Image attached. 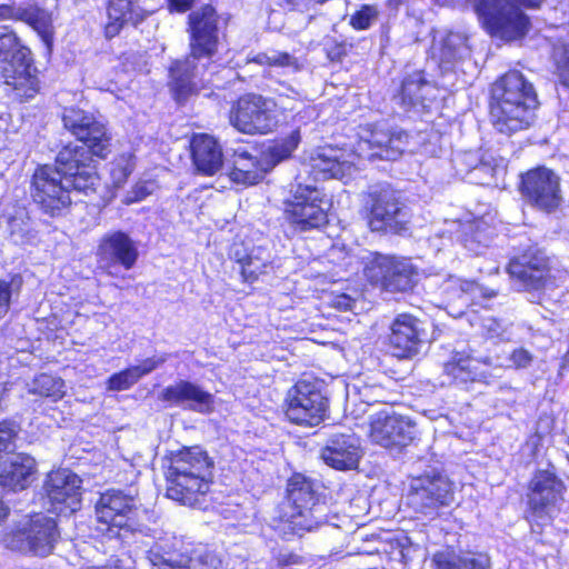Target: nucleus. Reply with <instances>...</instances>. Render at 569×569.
<instances>
[{
	"mask_svg": "<svg viewBox=\"0 0 569 569\" xmlns=\"http://www.w3.org/2000/svg\"><path fill=\"white\" fill-rule=\"evenodd\" d=\"M538 107L533 86L517 70L495 82L491 89L490 116L493 128L506 136L529 129Z\"/></svg>",
	"mask_w": 569,
	"mask_h": 569,
	"instance_id": "f257e3e1",
	"label": "nucleus"
},
{
	"mask_svg": "<svg viewBox=\"0 0 569 569\" xmlns=\"http://www.w3.org/2000/svg\"><path fill=\"white\" fill-rule=\"evenodd\" d=\"M213 461L199 446L172 451L166 472L167 497L181 505L193 507L209 492Z\"/></svg>",
	"mask_w": 569,
	"mask_h": 569,
	"instance_id": "f03ea898",
	"label": "nucleus"
},
{
	"mask_svg": "<svg viewBox=\"0 0 569 569\" xmlns=\"http://www.w3.org/2000/svg\"><path fill=\"white\" fill-rule=\"evenodd\" d=\"M63 126L82 144H68L56 157L53 169L61 171L62 177L92 162V156L106 158L110 152V136L106 126L92 114L77 108L66 109L62 116Z\"/></svg>",
	"mask_w": 569,
	"mask_h": 569,
	"instance_id": "7ed1b4c3",
	"label": "nucleus"
},
{
	"mask_svg": "<svg viewBox=\"0 0 569 569\" xmlns=\"http://www.w3.org/2000/svg\"><path fill=\"white\" fill-rule=\"evenodd\" d=\"M327 506L319 502L312 482L305 476L293 475L287 485V500L280 509L279 531L288 535L303 536L329 523Z\"/></svg>",
	"mask_w": 569,
	"mask_h": 569,
	"instance_id": "20e7f679",
	"label": "nucleus"
},
{
	"mask_svg": "<svg viewBox=\"0 0 569 569\" xmlns=\"http://www.w3.org/2000/svg\"><path fill=\"white\" fill-rule=\"evenodd\" d=\"M0 78L21 102L33 99L40 92L38 69L31 51L8 24H0Z\"/></svg>",
	"mask_w": 569,
	"mask_h": 569,
	"instance_id": "39448f33",
	"label": "nucleus"
},
{
	"mask_svg": "<svg viewBox=\"0 0 569 569\" xmlns=\"http://www.w3.org/2000/svg\"><path fill=\"white\" fill-rule=\"evenodd\" d=\"M154 541L148 551L153 569H219L221 561L207 550H192L191 543L158 530H139Z\"/></svg>",
	"mask_w": 569,
	"mask_h": 569,
	"instance_id": "423d86ee",
	"label": "nucleus"
},
{
	"mask_svg": "<svg viewBox=\"0 0 569 569\" xmlns=\"http://www.w3.org/2000/svg\"><path fill=\"white\" fill-rule=\"evenodd\" d=\"M543 0H476L473 9L486 29L495 37L510 41L522 38L529 20L520 6L537 8Z\"/></svg>",
	"mask_w": 569,
	"mask_h": 569,
	"instance_id": "0eeeda50",
	"label": "nucleus"
},
{
	"mask_svg": "<svg viewBox=\"0 0 569 569\" xmlns=\"http://www.w3.org/2000/svg\"><path fill=\"white\" fill-rule=\"evenodd\" d=\"M276 102L257 93L241 96L230 109V123L246 134H264L277 124Z\"/></svg>",
	"mask_w": 569,
	"mask_h": 569,
	"instance_id": "6e6552de",
	"label": "nucleus"
},
{
	"mask_svg": "<svg viewBox=\"0 0 569 569\" xmlns=\"http://www.w3.org/2000/svg\"><path fill=\"white\" fill-rule=\"evenodd\" d=\"M60 538L54 519L37 515L4 539L11 550L38 557L49 556Z\"/></svg>",
	"mask_w": 569,
	"mask_h": 569,
	"instance_id": "1a4fd4ad",
	"label": "nucleus"
},
{
	"mask_svg": "<svg viewBox=\"0 0 569 569\" xmlns=\"http://www.w3.org/2000/svg\"><path fill=\"white\" fill-rule=\"evenodd\" d=\"M286 402V416L296 425L313 427L326 418L328 400L317 382L299 380L287 392Z\"/></svg>",
	"mask_w": 569,
	"mask_h": 569,
	"instance_id": "9d476101",
	"label": "nucleus"
},
{
	"mask_svg": "<svg viewBox=\"0 0 569 569\" xmlns=\"http://www.w3.org/2000/svg\"><path fill=\"white\" fill-rule=\"evenodd\" d=\"M69 180L70 177H62L52 166L38 168L31 182L33 201L51 217L62 214L71 204Z\"/></svg>",
	"mask_w": 569,
	"mask_h": 569,
	"instance_id": "9b49d317",
	"label": "nucleus"
},
{
	"mask_svg": "<svg viewBox=\"0 0 569 569\" xmlns=\"http://www.w3.org/2000/svg\"><path fill=\"white\" fill-rule=\"evenodd\" d=\"M369 199L368 224L372 231L399 233L407 229L409 209L396 190L380 187L369 193Z\"/></svg>",
	"mask_w": 569,
	"mask_h": 569,
	"instance_id": "f8f14e48",
	"label": "nucleus"
},
{
	"mask_svg": "<svg viewBox=\"0 0 569 569\" xmlns=\"http://www.w3.org/2000/svg\"><path fill=\"white\" fill-rule=\"evenodd\" d=\"M218 66L202 57L190 56L176 60L169 68L168 86L178 102L186 101L191 94L212 82L211 76Z\"/></svg>",
	"mask_w": 569,
	"mask_h": 569,
	"instance_id": "ddd939ff",
	"label": "nucleus"
},
{
	"mask_svg": "<svg viewBox=\"0 0 569 569\" xmlns=\"http://www.w3.org/2000/svg\"><path fill=\"white\" fill-rule=\"evenodd\" d=\"M519 190L528 206L543 212H553L562 202L560 178L547 167H538L521 174Z\"/></svg>",
	"mask_w": 569,
	"mask_h": 569,
	"instance_id": "4468645a",
	"label": "nucleus"
},
{
	"mask_svg": "<svg viewBox=\"0 0 569 569\" xmlns=\"http://www.w3.org/2000/svg\"><path fill=\"white\" fill-rule=\"evenodd\" d=\"M453 495V486L448 477L433 472L411 480L407 501L415 511L428 515L442 506H449Z\"/></svg>",
	"mask_w": 569,
	"mask_h": 569,
	"instance_id": "2eb2a0df",
	"label": "nucleus"
},
{
	"mask_svg": "<svg viewBox=\"0 0 569 569\" xmlns=\"http://www.w3.org/2000/svg\"><path fill=\"white\" fill-rule=\"evenodd\" d=\"M365 268L367 278L385 290L405 292L413 286V267L407 259L371 252Z\"/></svg>",
	"mask_w": 569,
	"mask_h": 569,
	"instance_id": "dca6fc26",
	"label": "nucleus"
},
{
	"mask_svg": "<svg viewBox=\"0 0 569 569\" xmlns=\"http://www.w3.org/2000/svg\"><path fill=\"white\" fill-rule=\"evenodd\" d=\"M323 203V193L319 189L299 184L287 203L286 213L299 231L319 229L328 223Z\"/></svg>",
	"mask_w": 569,
	"mask_h": 569,
	"instance_id": "f3484780",
	"label": "nucleus"
},
{
	"mask_svg": "<svg viewBox=\"0 0 569 569\" xmlns=\"http://www.w3.org/2000/svg\"><path fill=\"white\" fill-rule=\"evenodd\" d=\"M369 437L383 448H402L416 437V425L393 411L382 410L371 417Z\"/></svg>",
	"mask_w": 569,
	"mask_h": 569,
	"instance_id": "a211bd4d",
	"label": "nucleus"
},
{
	"mask_svg": "<svg viewBox=\"0 0 569 569\" xmlns=\"http://www.w3.org/2000/svg\"><path fill=\"white\" fill-rule=\"evenodd\" d=\"M409 143V133L398 127L376 126L369 138L358 143L360 158L393 161L398 159Z\"/></svg>",
	"mask_w": 569,
	"mask_h": 569,
	"instance_id": "6ab92c4d",
	"label": "nucleus"
},
{
	"mask_svg": "<svg viewBox=\"0 0 569 569\" xmlns=\"http://www.w3.org/2000/svg\"><path fill=\"white\" fill-rule=\"evenodd\" d=\"M190 52L210 61L216 54L219 43V17L211 4H206L189 17Z\"/></svg>",
	"mask_w": 569,
	"mask_h": 569,
	"instance_id": "aec40b11",
	"label": "nucleus"
},
{
	"mask_svg": "<svg viewBox=\"0 0 569 569\" xmlns=\"http://www.w3.org/2000/svg\"><path fill=\"white\" fill-rule=\"evenodd\" d=\"M548 258L537 248L530 247L508 266L510 277L519 290H541L550 282Z\"/></svg>",
	"mask_w": 569,
	"mask_h": 569,
	"instance_id": "412c9836",
	"label": "nucleus"
},
{
	"mask_svg": "<svg viewBox=\"0 0 569 569\" xmlns=\"http://www.w3.org/2000/svg\"><path fill=\"white\" fill-rule=\"evenodd\" d=\"M43 490L56 512L73 513L80 507L81 479L69 469L51 471Z\"/></svg>",
	"mask_w": 569,
	"mask_h": 569,
	"instance_id": "4be33fe9",
	"label": "nucleus"
},
{
	"mask_svg": "<svg viewBox=\"0 0 569 569\" xmlns=\"http://www.w3.org/2000/svg\"><path fill=\"white\" fill-rule=\"evenodd\" d=\"M133 511V497L121 490L109 489L102 492L96 503L98 521L108 525V530L116 536L119 530H134L131 525Z\"/></svg>",
	"mask_w": 569,
	"mask_h": 569,
	"instance_id": "5701e85b",
	"label": "nucleus"
},
{
	"mask_svg": "<svg viewBox=\"0 0 569 569\" xmlns=\"http://www.w3.org/2000/svg\"><path fill=\"white\" fill-rule=\"evenodd\" d=\"M563 483L549 470H539L529 485L528 503L531 517L537 520L549 518L561 500Z\"/></svg>",
	"mask_w": 569,
	"mask_h": 569,
	"instance_id": "b1692460",
	"label": "nucleus"
},
{
	"mask_svg": "<svg viewBox=\"0 0 569 569\" xmlns=\"http://www.w3.org/2000/svg\"><path fill=\"white\" fill-rule=\"evenodd\" d=\"M422 322L411 315H399L392 322L389 336L390 348L398 358L417 356L426 341Z\"/></svg>",
	"mask_w": 569,
	"mask_h": 569,
	"instance_id": "393cba45",
	"label": "nucleus"
},
{
	"mask_svg": "<svg viewBox=\"0 0 569 569\" xmlns=\"http://www.w3.org/2000/svg\"><path fill=\"white\" fill-rule=\"evenodd\" d=\"M438 92V88L426 79L423 71H415L403 78L393 100L403 111H429Z\"/></svg>",
	"mask_w": 569,
	"mask_h": 569,
	"instance_id": "a878e982",
	"label": "nucleus"
},
{
	"mask_svg": "<svg viewBox=\"0 0 569 569\" xmlns=\"http://www.w3.org/2000/svg\"><path fill=\"white\" fill-rule=\"evenodd\" d=\"M323 462L337 470H353L362 457L361 442L355 433H335L320 451Z\"/></svg>",
	"mask_w": 569,
	"mask_h": 569,
	"instance_id": "bb28decb",
	"label": "nucleus"
},
{
	"mask_svg": "<svg viewBox=\"0 0 569 569\" xmlns=\"http://www.w3.org/2000/svg\"><path fill=\"white\" fill-rule=\"evenodd\" d=\"M99 261L108 267L121 266L130 270L137 262L139 251L137 243L123 231H110L106 233L98 246Z\"/></svg>",
	"mask_w": 569,
	"mask_h": 569,
	"instance_id": "cd10ccee",
	"label": "nucleus"
},
{
	"mask_svg": "<svg viewBox=\"0 0 569 569\" xmlns=\"http://www.w3.org/2000/svg\"><path fill=\"white\" fill-rule=\"evenodd\" d=\"M160 399L199 413H209L213 410V396L187 380H180L166 387L160 395Z\"/></svg>",
	"mask_w": 569,
	"mask_h": 569,
	"instance_id": "c85d7f7f",
	"label": "nucleus"
},
{
	"mask_svg": "<svg viewBox=\"0 0 569 569\" xmlns=\"http://www.w3.org/2000/svg\"><path fill=\"white\" fill-rule=\"evenodd\" d=\"M191 154L198 171L207 176L214 174L223 163L222 151L217 140L206 133L193 136Z\"/></svg>",
	"mask_w": 569,
	"mask_h": 569,
	"instance_id": "c756f323",
	"label": "nucleus"
},
{
	"mask_svg": "<svg viewBox=\"0 0 569 569\" xmlns=\"http://www.w3.org/2000/svg\"><path fill=\"white\" fill-rule=\"evenodd\" d=\"M36 471V461L28 455H18L0 472V486L9 491L28 488Z\"/></svg>",
	"mask_w": 569,
	"mask_h": 569,
	"instance_id": "7c9ffc66",
	"label": "nucleus"
},
{
	"mask_svg": "<svg viewBox=\"0 0 569 569\" xmlns=\"http://www.w3.org/2000/svg\"><path fill=\"white\" fill-rule=\"evenodd\" d=\"M432 58L437 59L443 70H449L455 62L469 56L467 37L460 32H448L435 38L431 47Z\"/></svg>",
	"mask_w": 569,
	"mask_h": 569,
	"instance_id": "2f4dec72",
	"label": "nucleus"
},
{
	"mask_svg": "<svg viewBox=\"0 0 569 569\" xmlns=\"http://www.w3.org/2000/svg\"><path fill=\"white\" fill-rule=\"evenodd\" d=\"M270 170L264 158H258L248 150L239 148L233 152V168L230 178L237 183L254 184Z\"/></svg>",
	"mask_w": 569,
	"mask_h": 569,
	"instance_id": "473e14b6",
	"label": "nucleus"
},
{
	"mask_svg": "<svg viewBox=\"0 0 569 569\" xmlns=\"http://www.w3.org/2000/svg\"><path fill=\"white\" fill-rule=\"evenodd\" d=\"M107 13L104 32L109 39L118 36L126 24L137 26L146 18L144 11L133 6L132 0H108Z\"/></svg>",
	"mask_w": 569,
	"mask_h": 569,
	"instance_id": "72a5a7b5",
	"label": "nucleus"
},
{
	"mask_svg": "<svg viewBox=\"0 0 569 569\" xmlns=\"http://www.w3.org/2000/svg\"><path fill=\"white\" fill-rule=\"evenodd\" d=\"M437 569H489V558L480 553L456 555L445 551L433 557Z\"/></svg>",
	"mask_w": 569,
	"mask_h": 569,
	"instance_id": "f704fd0d",
	"label": "nucleus"
},
{
	"mask_svg": "<svg viewBox=\"0 0 569 569\" xmlns=\"http://www.w3.org/2000/svg\"><path fill=\"white\" fill-rule=\"evenodd\" d=\"M478 360L471 358L463 351H456L451 359L445 365V372L457 383H466L481 379L478 372Z\"/></svg>",
	"mask_w": 569,
	"mask_h": 569,
	"instance_id": "c9c22d12",
	"label": "nucleus"
},
{
	"mask_svg": "<svg viewBox=\"0 0 569 569\" xmlns=\"http://www.w3.org/2000/svg\"><path fill=\"white\" fill-rule=\"evenodd\" d=\"M32 27L39 34L48 50H51L53 42V27L51 16L39 8H23L21 20Z\"/></svg>",
	"mask_w": 569,
	"mask_h": 569,
	"instance_id": "e433bc0d",
	"label": "nucleus"
},
{
	"mask_svg": "<svg viewBox=\"0 0 569 569\" xmlns=\"http://www.w3.org/2000/svg\"><path fill=\"white\" fill-rule=\"evenodd\" d=\"M29 393L38 395L58 401L66 395V383L63 379L48 373L37 376L29 385Z\"/></svg>",
	"mask_w": 569,
	"mask_h": 569,
	"instance_id": "4c0bfd02",
	"label": "nucleus"
},
{
	"mask_svg": "<svg viewBox=\"0 0 569 569\" xmlns=\"http://www.w3.org/2000/svg\"><path fill=\"white\" fill-rule=\"evenodd\" d=\"M247 63H257L259 66L276 67V68H289L292 71L300 70V63L298 59L288 52L278 50H270L267 52H260L249 58Z\"/></svg>",
	"mask_w": 569,
	"mask_h": 569,
	"instance_id": "58836bf2",
	"label": "nucleus"
},
{
	"mask_svg": "<svg viewBox=\"0 0 569 569\" xmlns=\"http://www.w3.org/2000/svg\"><path fill=\"white\" fill-rule=\"evenodd\" d=\"M300 142V132L295 130L290 136L269 147L263 156L266 163L270 164V170L280 161L289 158Z\"/></svg>",
	"mask_w": 569,
	"mask_h": 569,
	"instance_id": "ea45409f",
	"label": "nucleus"
},
{
	"mask_svg": "<svg viewBox=\"0 0 569 569\" xmlns=\"http://www.w3.org/2000/svg\"><path fill=\"white\" fill-rule=\"evenodd\" d=\"M332 150H323L315 160V168L325 173H329L331 178L341 179L350 171L351 166L346 161H340L336 156L330 154Z\"/></svg>",
	"mask_w": 569,
	"mask_h": 569,
	"instance_id": "a19ab883",
	"label": "nucleus"
},
{
	"mask_svg": "<svg viewBox=\"0 0 569 569\" xmlns=\"http://www.w3.org/2000/svg\"><path fill=\"white\" fill-rule=\"evenodd\" d=\"M8 228L10 237L16 243H28L36 238V231L27 214L14 216L9 219Z\"/></svg>",
	"mask_w": 569,
	"mask_h": 569,
	"instance_id": "79ce46f5",
	"label": "nucleus"
},
{
	"mask_svg": "<svg viewBox=\"0 0 569 569\" xmlns=\"http://www.w3.org/2000/svg\"><path fill=\"white\" fill-rule=\"evenodd\" d=\"M97 181L98 174L96 167L91 162L70 174V191L76 190L87 192L88 190L93 189Z\"/></svg>",
	"mask_w": 569,
	"mask_h": 569,
	"instance_id": "37998d69",
	"label": "nucleus"
},
{
	"mask_svg": "<svg viewBox=\"0 0 569 569\" xmlns=\"http://www.w3.org/2000/svg\"><path fill=\"white\" fill-rule=\"evenodd\" d=\"M488 236L480 230V223H470L463 232V247L475 254H480L488 246Z\"/></svg>",
	"mask_w": 569,
	"mask_h": 569,
	"instance_id": "c03bdc74",
	"label": "nucleus"
},
{
	"mask_svg": "<svg viewBox=\"0 0 569 569\" xmlns=\"http://www.w3.org/2000/svg\"><path fill=\"white\" fill-rule=\"evenodd\" d=\"M22 282L20 274H13L9 280H0V318L8 313L11 299L20 292Z\"/></svg>",
	"mask_w": 569,
	"mask_h": 569,
	"instance_id": "a18cd8bd",
	"label": "nucleus"
},
{
	"mask_svg": "<svg viewBox=\"0 0 569 569\" xmlns=\"http://www.w3.org/2000/svg\"><path fill=\"white\" fill-rule=\"evenodd\" d=\"M553 60L560 82L569 88V43L553 48Z\"/></svg>",
	"mask_w": 569,
	"mask_h": 569,
	"instance_id": "49530a36",
	"label": "nucleus"
},
{
	"mask_svg": "<svg viewBox=\"0 0 569 569\" xmlns=\"http://www.w3.org/2000/svg\"><path fill=\"white\" fill-rule=\"evenodd\" d=\"M138 381L139 379L133 372V369L129 367L120 372L110 376L107 381V387L108 390L110 391H123L131 388Z\"/></svg>",
	"mask_w": 569,
	"mask_h": 569,
	"instance_id": "de8ad7c7",
	"label": "nucleus"
},
{
	"mask_svg": "<svg viewBox=\"0 0 569 569\" xmlns=\"http://www.w3.org/2000/svg\"><path fill=\"white\" fill-rule=\"evenodd\" d=\"M378 17L375 6L362 4L361 8L350 17V26L356 30H367Z\"/></svg>",
	"mask_w": 569,
	"mask_h": 569,
	"instance_id": "09e8293b",
	"label": "nucleus"
},
{
	"mask_svg": "<svg viewBox=\"0 0 569 569\" xmlns=\"http://www.w3.org/2000/svg\"><path fill=\"white\" fill-rule=\"evenodd\" d=\"M267 263L262 262L259 258L249 256L242 263L241 273L247 281H253L259 274L266 272Z\"/></svg>",
	"mask_w": 569,
	"mask_h": 569,
	"instance_id": "8fccbe9b",
	"label": "nucleus"
},
{
	"mask_svg": "<svg viewBox=\"0 0 569 569\" xmlns=\"http://www.w3.org/2000/svg\"><path fill=\"white\" fill-rule=\"evenodd\" d=\"M18 431L17 423L7 420L0 422V455L10 449Z\"/></svg>",
	"mask_w": 569,
	"mask_h": 569,
	"instance_id": "3c124183",
	"label": "nucleus"
},
{
	"mask_svg": "<svg viewBox=\"0 0 569 569\" xmlns=\"http://www.w3.org/2000/svg\"><path fill=\"white\" fill-rule=\"evenodd\" d=\"M153 192V183L149 181H143L134 184L131 190H129L123 199L126 204H131L134 202H140L144 200L148 196Z\"/></svg>",
	"mask_w": 569,
	"mask_h": 569,
	"instance_id": "603ef678",
	"label": "nucleus"
},
{
	"mask_svg": "<svg viewBox=\"0 0 569 569\" xmlns=\"http://www.w3.org/2000/svg\"><path fill=\"white\" fill-rule=\"evenodd\" d=\"M167 361V356H154L147 358L141 361V363L137 366H132L133 372L136 373L137 378L140 380L143 376H147L151 373L153 370H156L158 367L163 365Z\"/></svg>",
	"mask_w": 569,
	"mask_h": 569,
	"instance_id": "864d4df0",
	"label": "nucleus"
},
{
	"mask_svg": "<svg viewBox=\"0 0 569 569\" xmlns=\"http://www.w3.org/2000/svg\"><path fill=\"white\" fill-rule=\"evenodd\" d=\"M325 50L330 61H341L348 52V44L343 41H337L333 38L325 40Z\"/></svg>",
	"mask_w": 569,
	"mask_h": 569,
	"instance_id": "5fc2aeb1",
	"label": "nucleus"
},
{
	"mask_svg": "<svg viewBox=\"0 0 569 569\" xmlns=\"http://www.w3.org/2000/svg\"><path fill=\"white\" fill-rule=\"evenodd\" d=\"M457 290L460 292L459 297L466 305L469 303V297L482 293V288L477 282L469 280H458Z\"/></svg>",
	"mask_w": 569,
	"mask_h": 569,
	"instance_id": "6e6d98bb",
	"label": "nucleus"
},
{
	"mask_svg": "<svg viewBox=\"0 0 569 569\" xmlns=\"http://www.w3.org/2000/svg\"><path fill=\"white\" fill-rule=\"evenodd\" d=\"M509 359L515 368L522 369L528 368L532 363L533 356L527 349L518 348L512 351Z\"/></svg>",
	"mask_w": 569,
	"mask_h": 569,
	"instance_id": "4d7b16f0",
	"label": "nucleus"
},
{
	"mask_svg": "<svg viewBox=\"0 0 569 569\" xmlns=\"http://www.w3.org/2000/svg\"><path fill=\"white\" fill-rule=\"evenodd\" d=\"M23 8L16 6L14 3H1L0 4V21L14 20L20 21Z\"/></svg>",
	"mask_w": 569,
	"mask_h": 569,
	"instance_id": "13d9d810",
	"label": "nucleus"
},
{
	"mask_svg": "<svg viewBox=\"0 0 569 569\" xmlns=\"http://www.w3.org/2000/svg\"><path fill=\"white\" fill-rule=\"evenodd\" d=\"M496 170H497V166L495 163V159L492 157H486L483 154L481 160H479V164L476 170V173L477 172L482 173L483 179L486 180L482 183H488L489 182L488 179L493 178Z\"/></svg>",
	"mask_w": 569,
	"mask_h": 569,
	"instance_id": "bf43d9fd",
	"label": "nucleus"
},
{
	"mask_svg": "<svg viewBox=\"0 0 569 569\" xmlns=\"http://www.w3.org/2000/svg\"><path fill=\"white\" fill-rule=\"evenodd\" d=\"M133 164L130 161H119L116 168L112 170V177L117 184H120L127 180L132 173Z\"/></svg>",
	"mask_w": 569,
	"mask_h": 569,
	"instance_id": "052dcab7",
	"label": "nucleus"
},
{
	"mask_svg": "<svg viewBox=\"0 0 569 569\" xmlns=\"http://www.w3.org/2000/svg\"><path fill=\"white\" fill-rule=\"evenodd\" d=\"M482 157H483V154H480L479 151H467V152H463L462 154L458 156L457 160L460 163L466 164L469 172L476 173V170L479 164V160H481Z\"/></svg>",
	"mask_w": 569,
	"mask_h": 569,
	"instance_id": "680f3d73",
	"label": "nucleus"
},
{
	"mask_svg": "<svg viewBox=\"0 0 569 569\" xmlns=\"http://www.w3.org/2000/svg\"><path fill=\"white\" fill-rule=\"evenodd\" d=\"M332 305L339 310L347 311L352 309L355 300L347 295H340L335 298Z\"/></svg>",
	"mask_w": 569,
	"mask_h": 569,
	"instance_id": "e2e57ef3",
	"label": "nucleus"
},
{
	"mask_svg": "<svg viewBox=\"0 0 569 569\" xmlns=\"http://www.w3.org/2000/svg\"><path fill=\"white\" fill-rule=\"evenodd\" d=\"M500 329V325L499 322L492 320L491 321V325L488 326V332L490 335V337H497V338H502L503 337V331L502 330H499Z\"/></svg>",
	"mask_w": 569,
	"mask_h": 569,
	"instance_id": "0e129e2a",
	"label": "nucleus"
},
{
	"mask_svg": "<svg viewBox=\"0 0 569 569\" xmlns=\"http://www.w3.org/2000/svg\"><path fill=\"white\" fill-rule=\"evenodd\" d=\"M9 515V508L0 501V522Z\"/></svg>",
	"mask_w": 569,
	"mask_h": 569,
	"instance_id": "69168bd1",
	"label": "nucleus"
},
{
	"mask_svg": "<svg viewBox=\"0 0 569 569\" xmlns=\"http://www.w3.org/2000/svg\"><path fill=\"white\" fill-rule=\"evenodd\" d=\"M441 6H449L453 2V0H436Z\"/></svg>",
	"mask_w": 569,
	"mask_h": 569,
	"instance_id": "338daca9",
	"label": "nucleus"
},
{
	"mask_svg": "<svg viewBox=\"0 0 569 569\" xmlns=\"http://www.w3.org/2000/svg\"><path fill=\"white\" fill-rule=\"evenodd\" d=\"M399 553H400L401 558H405V551H403V548H401V549L399 550Z\"/></svg>",
	"mask_w": 569,
	"mask_h": 569,
	"instance_id": "774afa93",
	"label": "nucleus"
}]
</instances>
